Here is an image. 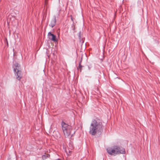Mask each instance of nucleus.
I'll return each mask as SVG.
<instances>
[{
    "label": "nucleus",
    "instance_id": "obj_1",
    "mask_svg": "<svg viewBox=\"0 0 160 160\" xmlns=\"http://www.w3.org/2000/svg\"><path fill=\"white\" fill-rule=\"evenodd\" d=\"M102 120L98 118L92 120L89 127V133L94 135L101 132L103 130Z\"/></svg>",
    "mask_w": 160,
    "mask_h": 160
},
{
    "label": "nucleus",
    "instance_id": "obj_2",
    "mask_svg": "<svg viewBox=\"0 0 160 160\" xmlns=\"http://www.w3.org/2000/svg\"><path fill=\"white\" fill-rule=\"evenodd\" d=\"M107 152L111 155L114 156L119 154H125V151L124 148H121L117 146H113V148H108L107 149Z\"/></svg>",
    "mask_w": 160,
    "mask_h": 160
},
{
    "label": "nucleus",
    "instance_id": "obj_3",
    "mask_svg": "<svg viewBox=\"0 0 160 160\" xmlns=\"http://www.w3.org/2000/svg\"><path fill=\"white\" fill-rule=\"evenodd\" d=\"M61 126L65 137L69 138L72 130V126L65 123L63 121L61 122Z\"/></svg>",
    "mask_w": 160,
    "mask_h": 160
},
{
    "label": "nucleus",
    "instance_id": "obj_4",
    "mask_svg": "<svg viewBox=\"0 0 160 160\" xmlns=\"http://www.w3.org/2000/svg\"><path fill=\"white\" fill-rule=\"evenodd\" d=\"M13 71L16 78L17 80H20L22 77L21 70L20 65L18 63H15L13 66Z\"/></svg>",
    "mask_w": 160,
    "mask_h": 160
},
{
    "label": "nucleus",
    "instance_id": "obj_5",
    "mask_svg": "<svg viewBox=\"0 0 160 160\" xmlns=\"http://www.w3.org/2000/svg\"><path fill=\"white\" fill-rule=\"evenodd\" d=\"M56 22V16L55 15H54L52 19L51 20L50 23L49 24V26L52 28L55 25Z\"/></svg>",
    "mask_w": 160,
    "mask_h": 160
},
{
    "label": "nucleus",
    "instance_id": "obj_6",
    "mask_svg": "<svg viewBox=\"0 0 160 160\" xmlns=\"http://www.w3.org/2000/svg\"><path fill=\"white\" fill-rule=\"evenodd\" d=\"M48 36H52V38H49V39L52 40L54 42H56L57 40H56V36L54 34H52L51 32H49L48 33Z\"/></svg>",
    "mask_w": 160,
    "mask_h": 160
},
{
    "label": "nucleus",
    "instance_id": "obj_7",
    "mask_svg": "<svg viewBox=\"0 0 160 160\" xmlns=\"http://www.w3.org/2000/svg\"><path fill=\"white\" fill-rule=\"evenodd\" d=\"M83 67V66L81 64H79L78 67L80 70V72H81L82 71V67Z\"/></svg>",
    "mask_w": 160,
    "mask_h": 160
},
{
    "label": "nucleus",
    "instance_id": "obj_8",
    "mask_svg": "<svg viewBox=\"0 0 160 160\" xmlns=\"http://www.w3.org/2000/svg\"><path fill=\"white\" fill-rule=\"evenodd\" d=\"M82 34V33L81 31H80L79 32L78 35V38L79 39H81V38Z\"/></svg>",
    "mask_w": 160,
    "mask_h": 160
},
{
    "label": "nucleus",
    "instance_id": "obj_9",
    "mask_svg": "<svg viewBox=\"0 0 160 160\" xmlns=\"http://www.w3.org/2000/svg\"><path fill=\"white\" fill-rule=\"evenodd\" d=\"M79 39V41H80V42L81 43H82L83 44L84 42V41L83 40V38H81V39Z\"/></svg>",
    "mask_w": 160,
    "mask_h": 160
},
{
    "label": "nucleus",
    "instance_id": "obj_10",
    "mask_svg": "<svg viewBox=\"0 0 160 160\" xmlns=\"http://www.w3.org/2000/svg\"><path fill=\"white\" fill-rule=\"evenodd\" d=\"M42 158L43 159H45L47 158L46 156V155H44L42 156Z\"/></svg>",
    "mask_w": 160,
    "mask_h": 160
},
{
    "label": "nucleus",
    "instance_id": "obj_11",
    "mask_svg": "<svg viewBox=\"0 0 160 160\" xmlns=\"http://www.w3.org/2000/svg\"><path fill=\"white\" fill-rule=\"evenodd\" d=\"M92 68L91 66H88V68L89 71H90Z\"/></svg>",
    "mask_w": 160,
    "mask_h": 160
},
{
    "label": "nucleus",
    "instance_id": "obj_12",
    "mask_svg": "<svg viewBox=\"0 0 160 160\" xmlns=\"http://www.w3.org/2000/svg\"><path fill=\"white\" fill-rule=\"evenodd\" d=\"M82 58H81V60H80V61L79 62V64H81V62H82Z\"/></svg>",
    "mask_w": 160,
    "mask_h": 160
},
{
    "label": "nucleus",
    "instance_id": "obj_13",
    "mask_svg": "<svg viewBox=\"0 0 160 160\" xmlns=\"http://www.w3.org/2000/svg\"><path fill=\"white\" fill-rule=\"evenodd\" d=\"M75 132H73V134H72L71 135V136H70V138H71V137L73 136V134H74L75 133Z\"/></svg>",
    "mask_w": 160,
    "mask_h": 160
},
{
    "label": "nucleus",
    "instance_id": "obj_14",
    "mask_svg": "<svg viewBox=\"0 0 160 160\" xmlns=\"http://www.w3.org/2000/svg\"><path fill=\"white\" fill-rule=\"evenodd\" d=\"M46 156V157H47V158L48 157V156H49L50 155H49V154H47Z\"/></svg>",
    "mask_w": 160,
    "mask_h": 160
},
{
    "label": "nucleus",
    "instance_id": "obj_15",
    "mask_svg": "<svg viewBox=\"0 0 160 160\" xmlns=\"http://www.w3.org/2000/svg\"><path fill=\"white\" fill-rule=\"evenodd\" d=\"M57 160H61V159H59V158H58V159H57Z\"/></svg>",
    "mask_w": 160,
    "mask_h": 160
},
{
    "label": "nucleus",
    "instance_id": "obj_16",
    "mask_svg": "<svg viewBox=\"0 0 160 160\" xmlns=\"http://www.w3.org/2000/svg\"><path fill=\"white\" fill-rule=\"evenodd\" d=\"M6 40H7V44H8V41H7V39H6Z\"/></svg>",
    "mask_w": 160,
    "mask_h": 160
},
{
    "label": "nucleus",
    "instance_id": "obj_17",
    "mask_svg": "<svg viewBox=\"0 0 160 160\" xmlns=\"http://www.w3.org/2000/svg\"><path fill=\"white\" fill-rule=\"evenodd\" d=\"M71 20H72V21H73V19H72V18H71Z\"/></svg>",
    "mask_w": 160,
    "mask_h": 160
},
{
    "label": "nucleus",
    "instance_id": "obj_18",
    "mask_svg": "<svg viewBox=\"0 0 160 160\" xmlns=\"http://www.w3.org/2000/svg\"><path fill=\"white\" fill-rule=\"evenodd\" d=\"M48 0H45V2H46V1H47Z\"/></svg>",
    "mask_w": 160,
    "mask_h": 160
}]
</instances>
